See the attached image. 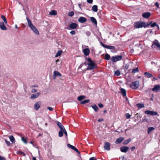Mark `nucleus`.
Here are the masks:
<instances>
[{"label": "nucleus", "instance_id": "f257e3e1", "mask_svg": "<svg viewBox=\"0 0 160 160\" xmlns=\"http://www.w3.org/2000/svg\"><path fill=\"white\" fill-rule=\"evenodd\" d=\"M152 22H150L149 24H147V25H146V23L144 22L138 21L135 22L134 27L136 28H142L143 27L145 28L151 24Z\"/></svg>", "mask_w": 160, "mask_h": 160}, {"label": "nucleus", "instance_id": "f03ea898", "mask_svg": "<svg viewBox=\"0 0 160 160\" xmlns=\"http://www.w3.org/2000/svg\"><path fill=\"white\" fill-rule=\"evenodd\" d=\"M28 26L36 34H39V32L37 28L32 24L31 21L29 19L28 17L26 18Z\"/></svg>", "mask_w": 160, "mask_h": 160}, {"label": "nucleus", "instance_id": "7ed1b4c3", "mask_svg": "<svg viewBox=\"0 0 160 160\" xmlns=\"http://www.w3.org/2000/svg\"><path fill=\"white\" fill-rule=\"evenodd\" d=\"M87 64L88 65L87 68V69L88 70H92L97 68V65L94 62L92 63H88Z\"/></svg>", "mask_w": 160, "mask_h": 160}, {"label": "nucleus", "instance_id": "20e7f679", "mask_svg": "<svg viewBox=\"0 0 160 160\" xmlns=\"http://www.w3.org/2000/svg\"><path fill=\"white\" fill-rule=\"evenodd\" d=\"M139 86V81H136L132 82L130 85V87L132 89H136Z\"/></svg>", "mask_w": 160, "mask_h": 160}, {"label": "nucleus", "instance_id": "39448f33", "mask_svg": "<svg viewBox=\"0 0 160 160\" xmlns=\"http://www.w3.org/2000/svg\"><path fill=\"white\" fill-rule=\"evenodd\" d=\"M122 58V55H118L113 56L111 58V60L112 62H116L117 61L121 60Z\"/></svg>", "mask_w": 160, "mask_h": 160}, {"label": "nucleus", "instance_id": "423d86ee", "mask_svg": "<svg viewBox=\"0 0 160 160\" xmlns=\"http://www.w3.org/2000/svg\"><path fill=\"white\" fill-rule=\"evenodd\" d=\"M146 114L148 115H150L152 116H156L158 114V113L156 111H151L149 110H146L145 112Z\"/></svg>", "mask_w": 160, "mask_h": 160}, {"label": "nucleus", "instance_id": "0eeeda50", "mask_svg": "<svg viewBox=\"0 0 160 160\" xmlns=\"http://www.w3.org/2000/svg\"><path fill=\"white\" fill-rule=\"evenodd\" d=\"M154 45L157 46L158 48L160 49V44L159 43L158 41L155 40V41L153 42V43L152 45V48H155Z\"/></svg>", "mask_w": 160, "mask_h": 160}, {"label": "nucleus", "instance_id": "6e6552de", "mask_svg": "<svg viewBox=\"0 0 160 160\" xmlns=\"http://www.w3.org/2000/svg\"><path fill=\"white\" fill-rule=\"evenodd\" d=\"M152 90L153 92H158L160 91V85H156L154 86L153 88H152Z\"/></svg>", "mask_w": 160, "mask_h": 160}, {"label": "nucleus", "instance_id": "1a4fd4ad", "mask_svg": "<svg viewBox=\"0 0 160 160\" xmlns=\"http://www.w3.org/2000/svg\"><path fill=\"white\" fill-rule=\"evenodd\" d=\"M41 103H42L41 101H38L36 102L34 106L35 109L36 110H38L40 108V106Z\"/></svg>", "mask_w": 160, "mask_h": 160}, {"label": "nucleus", "instance_id": "9d476101", "mask_svg": "<svg viewBox=\"0 0 160 160\" xmlns=\"http://www.w3.org/2000/svg\"><path fill=\"white\" fill-rule=\"evenodd\" d=\"M111 144L109 142H105L104 148L105 149L109 151L110 148Z\"/></svg>", "mask_w": 160, "mask_h": 160}, {"label": "nucleus", "instance_id": "9b49d317", "mask_svg": "<svg viewBox=\"0 0 160 160\" xmlns=\"http://www.w3.org/2000/svg\"><path fill=\"white\" fill-rule=\"evenodd\" d=\"M142 15L143 18H148L151 16V13L149 12H146L143 13Z\"/></svg>", "mask_w": 160, "mask_h": 160}, {"label": "nucleus", "instance_id": "f8f14e48", "mask_svg": "<svg viewBox=\"0 0 160 160\" xmlns=\"http://www.w3.org/2000/svg\"><path fill=\"white\" fill-rule=\"evenodd\" d=\"M78 25L75 23L72 22L69 25V28L72 29H74L77 28Z\"/></svg>", "mask_w": 160, "mask_h": 160}, {"label": "nucleus", "instance_id": "ddd939ff", "mask_svg": "<svg viewBox=\"0 0 160 160\" xmlns=\"http://www.w3.org/2000/svg\"><path fill=\"white\" fill-rule=\"evenodd\" d=\"M129 148L127 146H122L120 148V150L121 152L126 153L127 152Z\"/></svg>", "mask_w": 160, "mask_h": 160}, {"label": "nucleus", "instance_id": "4468645a", "mask_svg": "<svg viewBox=\"0 0 160 160\" xmlns=\"http://www.w3.org/2000/svg\"><path fill=\"white\" fill-rule=\"evenodd\" d=\"M87 20L85 18L82 17H80L78 19V21L80 23H83L86 22Z\"/></svg>", "mask_w": 160, "mask_h": 160}, {"label": "nucleus", "instance_id": "2eb2a0df", "mask_svg": "<svg viewBox=\"0 0 160 160\" xmlns=\"http://www.w3.org/2000/svg\"><path fill=\"white\" fill-rule=\"evenodd\" d=\"M0 28L2 30H5L7 29L5 25L3 22H0Z\"/></svg>", "mask_w": 160, "mask_h": 160}, {"label": "nucleus", "instance_id": "dca6fc26", "mask_svg": "<svg viewBox=\"0 0 160 160\" xmlns=\"http://www.w3.org/2000/svg\"><path fill=\"white\" fill-rule=\"evenodd\" d=\"M124 138L122 137H120L117 139L115 142L116 144H119L121 143L124 140Z\"/></svg>", "mask_w": 160, "mask_h": 160}, {"label": "nucleus", "instance_id": "f3484780", "mask_svg": "<svg viewBox=\"0 0 160 160\" xmlns=\"http://www.w3.org/2000/svg\"><path fill=\"white\" fill-rule=\"evenodd\" d=\"M90 50L88 48H86L83 50L84 54L86 56H88L90 53Z\"/></svg>", "mask_w": 160, "mask_h": 160}, {"label": "nucleus", "instance_id": "a211bd4d", "mask_svg": "<svg viewBox=\"0 0 160 160\" xmlns=\"http://www.w3.org/2000/svg\"><path fill=\"white\" fill-rule=\"evenodd\" d=\"M120 91H121V93L123 97L126 96V91L124 88H121L120 89Z\"/></svg>", "mask_w": 160, "mask_h": 160}, {"label": "nucleus", "instance_id": "6ab92c4d", "mask_svg": "<svg viewBox=\"0 0 160 160\" xmlns=\"http://www.w3.org/2000/svg\"><path fill=\"white\" fill-rule=\"evenodd\" d=\"M40 94V92H37L36 94H32L31 96V98L32 99L36 98L39 96Z\"/></svg>", "mask_w": 160, "mask_h": 160}, {"label": "nucleus", "instance_id": "aec40b11", "mask_svg": "<svg viewBox=\"0 0 160 160\" xmlns=\"http://www.w3.org/2000/svg\"><path fill=\"white\" fill-rule=\"evenodd\" d=\"M53 76L56 77L57 76H59V77H62V74L58 71H54L53 72Z\"/></svg>", "mask_w": 160, "mask_h": 160}, {"label": "nucleus", "instance_id": "412c9836", "mask_svg": "<svg viewBox=\"0 0 160 160\" xmlns=\"http://www.w3.org/2000/svg\"><path fill=\"white\" fill-rule=\"evenodd\" d=\"M90 19L92 23H94L96 25L97 24V22L96 19L93 17H91Z\"/></svg>", "mask_w": 160, "mask_h": 160}, {"label": "nucleus", "instance_id": "4be33fe9", "mask_svg": "<svg viewBox=\"0 0 160 160\" xmlns=\"http://www.w3.org/2000/svg\"><path fill=\"white\" fill-rule=\"evenodd\" d=\"M144 74L148 78H151L153 77L152 75L151 74L147 72H144Z\"/></svg>", "mask_w": 160, "mask_h": 160}, {"label": "nucleus", "instance_id": "5701e85b", "mask_svg": "<svg viewBox=\"0 0 160 160\" xmlns=\"http://www.w3.org/2000/svg\"><path fill=\"white\" fill-rule=\"evenodd\" d=\"M92 10L95 12L98 11V6L96 5H94L92 7Z\"/></svg>", "mask_w": 160, "mask_h": 160}, {"label": "nucleus", "instance_id": "b1692460", "mask_svg": "<svg viewBox=\"0 0 160 160\" xmlns=\"http://www.w3.org/2000/svg\"><path fill=\"white\" fill-rule=\"evenodd\" d=\"M131 141V138H129L128 139L125 140L123 142V144L124 145L128 144Z\"/></svg>", "mask_w": 160, "mask_h": 160}, {"label": "nucleus", "instance_id": "393cba45", "mask_svg": "<svg viewBox=\"0 0 160 160\" xmlns=\"http://www.w3.org/2000/svg\"><path fill=\"white\" fill-rule=\"evenodd\" d=\"M49 14L51 15H55L57 14V12L55 10H52L49 12Z\"/></svg>", "mask_w": 160, "mask_h": 160}, {"label": "nucleus", "instance_id": "a878e982", "mask_svg": "<svg viewBox=\"0 0 160 160\" xmlns=\"http://www.w3.org/2000/svg\"><path fill=\"white\" fill-rule=\"evenodd\" d=\"M85 97L83 95H81L78 97V101H81L84 99Z\"/></svg>", "mask_w": 160, "mask_h": 160}, {"label": "nucleus", "instance_id": "bb28decb", "mask_svg": "<svg viewBox=\"0 0 160 160\" xmlns=\"http://www.w3.org/2000/svg\"><path fill=\"white\" fill-rule=\"evenodd\" d=\"M90 102V100L89 99H87L84 100L82 101H81L80 102V103L82 104H84L86 103H88Z\"/></svg>", "mask_w": 160, "mask_h": 160}, {"label": "nucleus", "instance_id": "cd10ccee", "mask_svg": "<svg viewBox=\"0 0 160 160\" xmlns=\"http://www.w3.org/2000/svg\"><path fill=\"white\" fill-rule=\"evenodd\" d=\"M9 138H10V141L12 143L15 142V139L14 137L13 136H12V135L10 136V137H9Z\"/></svg>", "mask_w": 160, "mask_h": 160}, {"label": "nucleus", "instance_id": "c85d7f7f", "mask_svg": "<svg viewBox=\"0 0 160 160\" xmlns=\"http://www.w3.org/2000/svg\"><path fill=\"white\" fill-rule=\"evenodd\" d=\"M154 128L153 127H150L148 128V134H149L151 132L154 130Z\"/></svg>", "mask_w": 160, "mask_h": 160}, {"label": "nucleus", "instance_id": "c756f323", "mask_svg": "<svg viewBox=\"0 0 160 160\" xmlns=\"http://www.w3.org/2000/svg\"><path fill=\"white\" fill-rule=\"evenodd\" d=\"M106 48L108 49H111L113 50H115V48L114 46H109L108 45H107Z\"/></svg>", "mask_w": 160, "mask_h": 160}, {"label": "nucleus", "instance_id": "7c9ffc66", "mask_svg": "<svg viewBox=\"0 0 160 160\" xmlns=\"http://www.w3.org/2000/svg\"><path fill=\"white\" fill-rule=\"evenodd\" d=\"M137 106L138 108H141L144 107V104L142 103H138L137 104Z\"/></svg>", "mask_w": 160, "mask_h": 160}, {"label": "nucleus", "instance_id": "2f4dec72", "mask_svg": "<svg viewBox=\"0 0 160 160\" xmlns=\"http://www.w3.org/2000/svg\"><path fill=\"white\" fill-rule=\"evenodd\" d=\"M110 57L109 55L108 54H106L104 56V58L105 59L108 60H109L110 58Z\"/></svg>", "mask_w": 160, "mask_h": 160}, {"label": "nucleus", "instance_id": "473e14b6", "mask_svg": "<svg viewBox=\"0 0 160 160\" xmlns=\"http://www.w3.org/2000/svg\"><path fill=\"white\" fill-rule=\"evenodd\" d=\"M1 18L3 20L5 23L6 24H7L8 22L7 19L5 16L4 15H2L1 16Z\"/></svg>", "mask_w": 160, "mask_h": 160}, {"label": "nucleus", "instance_id": "72a5a7b5", "mask_svg": "<svg viewBox=\"0 0 160 160\" xmlns=\"http://www.w3.org/2000/svg\"><path fill=\"white\" fill-rule=\"evenodd\" d=\"M114 74L117 76H119L120 75V72L119 70H117L115 71Z\"/></svg>", "mask_w": 160, "mask_h": 160}, {"label": "nucleus", "instance_id": "f704fd0d", "mask_svg": "<svg viewBox=\"0 0 160 160\" xmlns=\"http://www.w3.org/2000/svg\"><path fill=\"white\" fill-rule=\"evenodd\" d=\"M62 51H61L60 50H58L57 52V53L56 54V55H55V57H58L59 56H60L61 54H62Z\"/></svg>", "mask_w": 160, "mask_h": 160}, {"label": "nucleus", "instance_id": "c9c22d12", "mask_svg": "<svg viewBox=\"0 0 160 160\" xmlns=\"http://www.w3.org/2000/svg\"><path fill=\"white\" fill-rule=\"evenodd\" d=\"M92 108L95 112H97L98 109V108L96 105H95L94 106H92Z\"/></svg>", "mask_w": 160, "mask_h": 160}, {"label": "nucleus", "instance_id": "e433bc0d", "mask_svg": "<svg viewBox=\"0 0 160 160\" xmlns=\"http://www.w3.org/2000/svg\"><path fill=\"white\" fill-rule=\"evenodd\" d=\"M71 149H72L74 151H75L78 153H80V152L79 151L78 149L77 148H76L74 146H73L71 148Z\"/></svg>", "mask_w": 160, "mask_h": 160}, {"label": "nucleus", "instance_id": "4c0bfd02", "mask_svg": "<svg viewBox=\"0 0 160 160\" xmlns=\"http://www.w3.org/2000/svg\"><path fill=\"white\" fill-rule=\"evenodd\" d=\"M139 71L138 68H134L132 70V72L133 73H135L137 72H138Z\"/></svg>", "mask_w": 160, "mask_h": 160}, {"label": "nucleus", "instance_id": "58836bf2", "mask_svg": "<svg viewBox=\"0 0 160 160\" xmlns=\"http://www.w3.org/2000/svg\"><path fill=\"white\" fill-rule=\"evenodd\" d=\"M63 131L62 130H60L59 132V137H61L63 136Z\"/></svg>", "mask_w": 160, "mask_h": 160}, {"label": "nucleus", "instance_id": "ea45409f", "mask_svg": "<svg viewBox=\"0 0 160 160\" xmlns=\"http://www.w3.org/2000/svg\"><path fill=\"white\" fill-rule=\"evenodd\" d=\"M74 15V12L73 11H71L68 13V15L69 16L72 17Z\"/></svg>", "mask_w": 160, "mask_h": 160}, {"label": "nucleus", "instance_id": "a19ab883", "mask_svg": "<svg viewBox=\"0 0 160 160\" xmlns=\"http://www.w3.org/2000/svg\"><path fill=\"white\" fill-rule=\"evenodd\" d=\"M21 139L22 141L25 143L27 144V141L26 139L24 137H22L21 138Z\"/></svg>", "mask_w": 160, "mask_h": 160}, {"label": "nucleus", "instance_id": "79ce46f5", "mask_svg": "<svg viewBox=\"0 0 160 160\" xmlns=\"http://www.w3.org/2000/svg\"><path fill=\"white\" fill-rule=\"evenodd\" d=\"M57 124L58 125V126L59 128H60L63 125L60 122L58 121H57Z\"/></svg>", "mask_w": 160, "mask_h": 160}, {"label": "nucleus", "instance_id": "37998d69", "mask_svg": "<svg viewBox=\"0 0 160 160\" xmlns=\"http://www.w3.org/2000/svg\"><path fill=\"white\" fill-rule=\"evenodd\" d=\"M5 142L8 146H10V143L9 141H8L6 139H5Z\"/></svg>", "mask_w": 160, "mask_h": 160}, {"label": "nucleus", "instance_id": "c03bdc74", "mask_svg": "<svg viewBox=\"0 0 160 160\" xmlns=\"http://www.w3.org/2000/svg\"><path fill=\"white\" fill-rule=\"evenodd\" d=\"M63 133L66 136V138L67 139H68V134L67 132V131L66 130H65L64 131H63Z\"/></svg>", "mask_w": 160, "mask_h": 160}, {"label": "nucleus", "instance_id": "a18cd8bd", "mask_svg": "<svg viewBox=\"0 0 160 160\" xmlns=\"http://www.w3.org/2000/svg\"><path fill=\"white\" fill-rule=\"evenodd\" d=\"M125 116L127 119L130 118L131 117V115L129 113H126Z\"/></svg>", "mask_w": 160, "mask_h": 160}, {"label": "nucleus", "instance_id": "49530a36", "mask_svg": "<svg viewBox=\"0 0 160 160\" xmlns=\"http://www.w3.org/2000/svg\"><path fill=\"white\" fill-rule=\"evenodd\" d=\"M157 25V24H156V22H154L151 25V27H153L155 26H156Z\"/></svg>", "mask_w": 160, "mask_h": 160}, {"label": "nucleus", "instance_id": "de8ad7c7", "mask_svg": "<svg viewBox=\"0 0 160 160\" xmlns=\"http://www.w3.org/2000/svg\"><path fill=\"white\" fill-rule=\"evenodd\" d=\"M87 61L88 62H89V63H92V62H94V61L92 60L90 58H88L87 59Z\"/></svg>", "mask_w": 160, "mask_h": 160}, {"label": "nucleus", "instance_id": "09e8293b", "mask_svg": "<svg viewBox=\"0 0 160 160\" xmlns=\"http://www.w3.org/2000/svg\"><path fill=\"white\" fill-rule=\"evenodd\" d=\"M19 154L22 155L24 156H25L26 155L24 152H22V151H20L19 152Z\"/></svg>", "mask_w": 160, "mask_h": 160}, {"label": "nucleus", "instance_id": "8fccbe9b", "mask_svg": "<svg viewBox=\"0 0 160 160\" xmlns=\"http://www.w3.org/2000/svg\"><path fill=\"white\" fill-rule=\"evenodd\" d=\"M86 34L87 36H89L91 34V33L90 32L88 31L86 32Z\"/></svg>", "mask_w": 160, "mask_h": 160}, {"label": "nucleus", "instance_id": "3c124183", "mask_svg": "<svg viewBox=\"0 0 160 160\" xmlns=\"http://www.w3.org/2000/svg\"><path fill=\"white\" fill-rule=\"evenodd\" d=\"M37 90L35 89V88H33L32 89V90L31 91V92L32 93H35L37 92Z\"/></svg>", "mask_w": 160, "mask_h": 160}, {"label": "nucleus", "instance_id": "603ef678", "mask_svg": "<svg viewBox=\"0 0 160 160\" xmlns=\"http://www.w3.org/2000/svg\"><path fill=\"white\" fill-rule=\"evenodd\" d=\"M59 128L60 129V130H62V131H64L65 130H66L63 125L61 127Z\"/></svg>", "mask_w": 160, "mask_h": 160}, {"label": "nucleus", "instance_id": "864d4df0", "mask_svg": "<svg viewBox=\"0 0 160 160\" xmlns=\"http://www.w3.org/2000/svg\"><path fill=\"white\" fill-rule=\"evenodd\" d=\"M155 5L157 7V8H159V5L157 2H156L155 3Z\"/></svg>", "mask_w": 160, "mask_h": 160}, {"label": "nucleus", "instance_id": "5fc2aeb1", "mask_svg": "<svg viewBox=\"0 0 160 160\" xmlns=\"http://www.w3.org/2000/svg\"><path fill=\"white\" fill-rule=\"evenodd\" d=\"M47 108L50 111H52L53 110V108L52 107H48Z\"/></svg>", "mask_w": 160, "mask_h": 160}, {"label": "nucleus", "instance_id": "6e6d98bb", "mask_svg": "<svg viewBox=\"0 0 160 160\" xmlns=\"http://www.w3.org/2000/svg\"><path fill=\"white\" fill-rule=\"evenodd\" d=\"M70 33L72 35H75L76 33V32L74 31H72L70 32Z\"/></svg>", "mask_w": 160, "mask_h": 160}, {"label": "nucleus", "instance_id": "4d7b16f0", "mask_svg": "<svg viewBox=\"0 0 160 160\" xmlns=\"http://www.w3.org/2000/svg\"><path fill=\"white\" fill-rule=\"evenodd\" d=\"M129 65L128 64H125L124 67V69H127L128 68Z\"/></svg>", "mask_w": 160, "mask_h": 160}, {"label": "nucleus", "instance_id": "13d9d810", "mask_svg": "<svg viewBox=\"0 0 160 160\" xmlns=\"http://www.w3.org/2000/svg\"><path fill=\"white\" fill-rule=\"evenodd\" d=\"M98 106L100 108H102L103 107V105L101 103H99Z\"/></svg>", "mask_w": 160, "mask_h": 160}, {"label": "nucleus", "instance_id": "bf43d9fd", "mask_svg": "<svg viewBox=\"0 0 160 160\" xmlns=\"http://www.w3.org/2000/svg\"><path fill=\"white\" fill-rule=\"evenodd\" d=\"M87 2L88 3H91L92 2L93 0H87Z\"/></svg>", "mask_w": 160, "mask_h": 160}, {"label": "nucleus", "instance_id": "052dcab7", "mask_svg": "<svg viewBox=\"0 0 160 160\" xmlns=\"http://www.w3.org/2000/svg\"><path fill=\"white\" fill-rule=\"evenodd\" d=\"M0 160H6V159L4 157H2L0 156Z\"/></svg>", "mask_w": 160, "mask_h": 160}, {"label": "nucleus", "instance_id": "680f3d73", "mask_svg": "<svg viewBox=\"0 0 160 160\" xmlns=\"http://www.w3.org/2000/svg\"><path fill=\"white\" fill-rule=\"evenodd\" d=\"M0 160H6V159L4 157H2L0 156Z\"/></svg>", "mask_w": 160, "mask_h": 160}, {"label": "nucleus", "instance_id": "e2e57ef3", "mask_svg": "<svg viewBox=\"0 0 160 160\" xmlns=\"http://www.w3.org/2000/svg\"><path fill=\"white\" fill-rule=\"evenodd\" d=\"M101 45L103 47L106 48L107 45L103 44L102 42H101Z\"/></svg>", "mask_w": 160, "mask_h": 160}, {"label": "nucleus", "instance_id": "0e129e2a", "mask_svg": "<svg viewBox=\"0 0 160 160\" xmlns=\"http://www.w3.org/2000/svg\"><path fill=\"white\" fill-rule=\"evenodd\" d=\"M148 119H143L142 120V122H147L148 121Z\"/></svg>", "mask_w": 160, "mask_h": 160}, {"label": "nucleus", "instance_id": "69168bd1", "mask_svg": "<svg viewBox=\"0 0 160 160\" xmlns=\"http://www.w3.org/2000/svg\"><path fill=\"white\" fill-rule=\"evenodd\" d=\"M67 146L68 147L71 148L73 146L70 144H67Z\"/></svg>", "mask_w": 160, "mask_h": 160}, {"label": "nucleus", "instance_id": "338daca9", "mask_svg": "<svg viewBox=\"0 0 160 160\" xmlns=\"http://www.w3.org/2000/svg\"><path fill=\"white\" fill-rule=\"evenodd\" d=\"M103 121V118H100V119H99L98 120V122H102V121Z\"/></svg>", "mask_w": 160, "mask_h": 160}, {"label": "nucleus", "instance_id": "774afa93", "mask_svg": "<svg viewBox=\"0 0 160 160\" xmlns=\"http://www.w3.org/2000/svg\"><path fill=\"white\" fill-rule=\"evenodd\" d=\"M89 160H97L96 159H94V157L90 158Z\"/></svg>", "mask_w": 160, "mask_h": 160}]
</instances>
